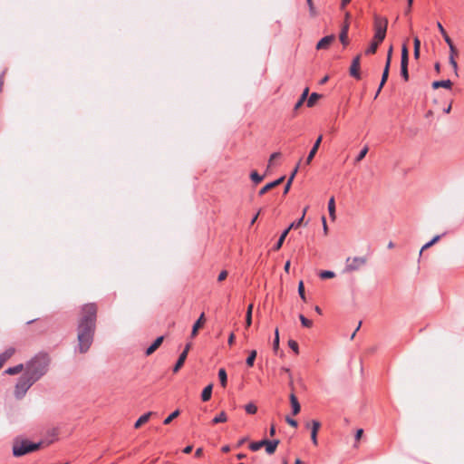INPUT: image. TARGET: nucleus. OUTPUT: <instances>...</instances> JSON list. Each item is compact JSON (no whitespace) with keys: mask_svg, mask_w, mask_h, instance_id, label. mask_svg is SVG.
<instances>
[{"mask_svg":"<svg viewBox=\"0 0 464 464\" xmlns=\"http://www.w3.org/2000/svg\"><path fill=\"white\" fill-rule=\"evenodd\" d=\"M97 306L94 303L82 305L77 327V349L85 353L91 347L96 329Z\"/></svg>","mask_w":464,"mask_h":464,"instance_id":"f257e3e1","label":"nucleus"},{"mask_svg":"<svg viewBox=\"0 0 464 464\" xmlns=\"http://www.w3.org/2000/svg\"><path fill=\"white\" fill-rule=\"evenodd\" d=\"M50 362L47 353H39L26 362L24 373L37 382L48 372Z\"/></svg>","mask_w":464,"mask_h":464,"instance_id":"f03ea898","label":"nucleus"},{"mask_svg":"<svg viewBox=\"0 0 464 464\" xmlns=\"http://www.w3.org/2000/svg\"><path fill=\"white\" fill-rule=\"evenodd\" d=\"M36 382L30 378L25 373L18 379L15 388H14V396L16 399L20 400L24 397L27 391Z\"/></svg>","mask_w":464,"mask_h":464,"instance_id":"7ed1b4c3","label":"nucleus"},{"mask_svg":"<svg viewBox=\"0 0 464 464\" xmlns=\"http://www.w3.org/2000/svg\"><path fill=\"white\" fill-rule=\"evenodd\" d=\"M388 20L385 17H381L379 15L374 16V37L373 40L379 43H382L387 32Z\"/></svg>","mask_w":464,"mask_h":464,"instance_id":"20e7f679","label":"nucleus"},{"mask_svg":"<svg viewBox=\"0 0 464 464\" xmlns=\"http://www.w3.org/2000/svg\"><path fill=\"white\" fill-rule=\"evenodd\" d=\"M41 443H31L27 440H23L21 443H14L13 446V454L15 457H21L26 453L37 450Z\"/></svg>","mask_w":464,"mask_h":464,"instance_id":"39448f33","label":"nucleus"},{"mask_svg":"<svg viewBox=\"0 0 464 464\" xmlns=\"http://www.w3.org/2000/svg\"><path fill=\"white\" fill-rule=\"evenodd\" d=\"M278 444H279L278 440H262L259 441L251 442L249 444V449L252 451H256V450H260L261 448L265 447L266 453L271 455L276 451Z\"/></svg>","mask_w":464,"mask_h":464,"instance_id":"423d86ee","label":"nucleus"},{"mask_svg":"<svg viewBox=\"0 0 464 464\" xmlns=\"http://www.w3.org/2000/svg\"><path fill=\"white\" fill-rule=\"evenodd\" d=\"M366 258L362 256L348 257L345 263V272H353L360 269L366 264Z\"/></svg>","mask_w":464,"mask_h":464,"instance_id":"0eeeda50","label":"nucleus"},{"mask_svg":"<svg viewBox=\"0 0 464 464\" xmlns=\"http://www.w3.org/2000/svg\"><path fill=\"white\" fill-rule=\"evenodd\" d=\"M408 63H409V51L405 44L402 45L401 58V75L405 80H409L408 72Z\"/></svg>","mask_w":464,"mask_h":464,"instance_id":"6e6552de","label":"nucleus"},{"mask_svg":"<svg viewBox=\"0 0 464 464\" xmlns=\"http://www.w3.org/2000/svg\"><path fill=\"white\" fill-rule=\"evenodd\" d=\"M446 43L450 48V63L452 66L455 73L458 74V63L455 60V55L458 53L457 49L450 38L446 39Z\"/></svg>","mask_w":464,"mask_h":464,"instance_id":"1a4fd4ad","label":"nucleus"},{"mask_svg":"<svg viewBox=\"0 0 464 464\" xmlns=\"http://www.w3.org/2000/svg\"><path fill=\"white\" fill-rule=\"evenodd\" d=\"M360 61H361V54H358L355 56L353 61L350 67V75L356 80H360L362 78L361 72H360Z\"/></svg>","mask_w":464,"mask_h":464,"instance_id":"9d476101","label":"nucleus"},{"mask_svg":"<svg viewBox=\"0 0 464 464\" xmlns=\"http://www.w3.org/2000/svg\"><path fill=\"white\" fill-rule=\"evenodd\" d=\"M321 427V423L318 420H313L311 422L306 423V428L311 430V440L314 445H317V433Z\"/></svg>","mask_w":464,"mask_h":464,"instance_id":"9b49d317","label":"nucleus"},{"mask_svg":"<svg viewBox=\"0 0 464 464\" xmlns=\"http://www.w3.org/2000/svg\"><path fill=\"white\" fill-rule=\"evenodd\" d=\"M335 40L334 34L323 37L316 44L317 50L328 49L331 44Z\"/></svg>","mask_w":464,"mask_h":464,"instance_id":"f8f14e48","label":"nucleus"},{"mask_svg":"<svg viewBox=\"0 0 464 464\" xmlns=\"http://www.w3.org/2000/svg\"><path fill=\"white\" fill-rule=\"evenodd\" d=\"M322 140H323V136L320 135L317 140H315V142L314 143L311 150L309 151V154L306 158V160H305V163L308 165L311 163V161L313 160V159L314 158L319 147H320V144L322 142Z\"/></svg>","mask_w":464,"mask_h":464,"instance_id":"ddd939ff","label":"nucleus"},{"mask_svg":"<svg viewBox=\"0 0 464 464\" xmlns=\"http://www.w3.org/2000/svg\"><path fill=\"white\" fill-rule=\"evenodd\" d=\"M164 340L163 336H159L146 350L145 354L147 356L152 354L162 343Z\"/></svg>","mask_w":464,"mask_h":464,"instance_id":"4468645a","label":"nucleus"},{"mask_svg":"<svg viewBox=\"0 0 464 464\" xmlns=\"http://www.w3.org/2000/svg\"><path fill=\"white\" fill-rule=\"evenodd\" d=\"M289 399H290L293 415L298 414L300 412L301 406H300V403L294 392H291Z\"/></svg>","mask_w":464,"mask_h":464,"instance_id":"2eb2a0df","label":"nucleus"},{"mask_svg":"<svg viewBox=\"0 0 464 464\" xmlns=\"http://www.w3.org/2000/svg\"><path fill=\"white\" fill-rule=\"evenodd\" d=\"M205 314L202 313L199 316V318L195 322V324H193V327H192V331H191V337H195L197 334H198V331L200 327H202V325L205 324Z\"/></svg>","mask_w":464,"mask_h":464,"instance_id":"dca6fc26","label":"nucleus"},{"mask_svg":"<svg viewBox=\"0 0 464 464\" xmlns=\"http://www.w3.org/2000/svg\"><path fill=\"white\" fill-rule=\"evenodd\" d=\"M14 348L9 347L4 353H0V369L3 367L4 363L14 355Z\"/></svg>","mask_w":464,"mask_h":464,"instance_id":"f3484780","label":"nucleus"},{"mask_svg":"<svg viewBox=\"0 0 464 464\" xmlns=\"http://www.w3.org/2000/svg\"><path fill=\"white\" fill-rule=\"evenodd\" d=\"M348 31H349V24L345 23L341 30V33L339 34V39L341 43L343 44V46H346L348 44Z\"/></svg>","mask_w":464,"mask_h":464,"instance_id":"a211bd4d","label":"nucleus"},{"mask_svg":"<svg viewBox=\"0 0 464 464\" xmlns=\"http://www.w3.org/2000/svg\"><path fill=\"white\" fill-rule=\"evenodd\" d=\"M452 82L450 80H442V81H435L432 82V88L438 89V88H446V89H451Z\"/></svg>","mask_w":464,"mask_h":464,"instance_id":"6ab92c4d","label":"nucleus"},{"mask_svg":"<svg viewBox=\"0 0 464 464\" xmlns=\"http://www.w3.org/2000/svg\"><path fill=\"white\" fill-rule=\"evenodd\" d=\"M186 359H187V352H182L179 354V357L176 364L173 367V372H178L179 371V369L183 366Z\"/></svg>","mask_w":464,"mask_h":464,"instance_id":"aec40b11","label":"nucleus"},{"mask_svg":"<svg viewBox=\"0 0 464 464\" xmlns=\"http://www.w3.org/2000/svg\"><path fill=\"white\" fill-rule=\"evenodd\" d=\"M307 209H308V207H305V208H304V211H303V215H302V217H301L299 219H297V220L294 221L293 223H291V224L289 225V227H287V229H288L289 231H290L291 229H296V228H298L299 227H301V226H302V224H303V221H304V216H305V213H306Z\"/></svg>","mask_w":464,"mask_h":464,"instance_id":"412c9836","label":"nucleus"},{"mask_svg":"<svg viewBox=\"0 0 464 464\" xmlns=\"http://www.w3.org/2000/svg\"><path fill=\"white\" fill-rule=\"evenodd\" d=\"M211 395H212V384H209L203 389L202 393H201V400L203 401H208L210 400Z\"/></svg>","mask_w":464,"mask_h":464,"instance_id":"4be33fe9","label":"nucleus"},{"mask_svg":"<svg viewBox=\"0 0 464 464\" xmlns=\"http://www.w3.org/2000/svg\"><path fill=\"white\" fill-rule=\"evenodd\" d=\"M152 412L150 411V412H147L143 415H141L138 420L137 421L135 422L134 424V427L136 429L140 428L141 425H143L144 423H146L149 420H150V417L151 416Z\"/></svg>","mask_w":464,"mask_h":464,"instance_id":"5701e85b","label":"nucleus"},{"mask_svg":"<svg viewBox=\"0 0 464 464\" xmlns=\"http://www.w3.org/2000/svg\"><path fill=\"white\" fill-rule=\"evenodd\" d=\"M289 233V230L286 228L283 231V233L281 234V236L279 237L278 238V241L276 242V244L274 246L273 249L275 251H277L281 248L285 237H287Z\"/></svg>","mask_w":464,"mask_h":464,"instance_id":"b1692460","label":"nucleus"},{"mask_svg":"<svg viewBox=\"0 0 464 464\" xmlns=\"http://www.w3.org/2000/svg\"><path fill=\"white\" fill-rule=\"evenodd\" d=\"M328 212L332 220L335 219V201L334 198L332 197L328 201Z\"/></svg>","mask_w":464,"mask_h":464,"instance_id":"393cba45","label":"nucleus"},{"mask_svg":"<svg viewBox=\"0 0 464 464\" xmlns=\"http://www.w3.org/2000/svg\"><path fill=\"white\" fill-rule=\"evenodd\" d=\"M389 70H390V67H388V66L384 67V70H383V72H382V81H381V83H380V86L378 88V91L376 92L375 97L378 96V94L380 93L382 88L383 87L384 83L386 82V81L388 79V76H389Z\"/></svg>","mask_w":464,"mask_h":464,"instance_id":"a878e982","label":"nucleus"},{"mask_svg":"<svg viewBox=\"0 0 464 464\" xmlns=\"http://www.w3.org/2000/svg\"><path fill=\"white\" fill-rule=\"evenodd\" d=\"M23 369H24V364H17L14 367H9L8 369H6L5 373L10 374V375H14V374L21 372L23 371Z\"/></svg>","mask_w":464,"mask_h":464,"instance_id":"bb28decb","label":"nucleus"},{"mask_svg":"<svg viewBox=\"0 0 464 464\" xmlns=\"http://www.w3.org/2000/svg\"><path fill=\"white\" fill-rule=\"evenodd\" d=\"M218 379H219L221 386L226 387L227 382V372H226L225 369H223V368L219 369Z\"/></svg>","mask_w":464,"mask_h":464,"instance_id":"cd10ccee","label":"nucleus"},{"mask_svg":"<svg viewBox=\"0 0 464 464\" xmlns=\"http://www.w3.org/2000/svg\"><path fill=\"white\" fill-rule=\"evenodd\" d=\"M227 420V414L225 411H221L218 416H216L213 420H212V423L213 424H218V423H221V422H226Z\"/></svg>","mask_w":464,"mask_h":464,"instance_id":"c85d7f7f","label":"nucleus"},{"mask_svg":"<svg viewBox=\"0 0 464 464\" xmlns=\"http://www.w3.org/2000/svg\"><path fill=\"white\" fill-rule=\"evenodd\" d=\"M380 44L381 43L372 40V42L371 43L370 46L366 49L365 53L366 54H373V53H375Z\"/></svg>","mask_w":464,"mask_h":464,"instance_id":"c756f323","label":"nucleus"},{"mask_svg":"<svg viewBox=\"0 0 464 464\" xmlns=\"http://www.w3.org/2000/svg\"><path fill=\"white\" fill-rule=\"evenodd\" d=\"M252 311H253V304H250L246 310V326L249 327L252 324Z\"/></svg>","mask_w":464,"mask_h":464,"instance_id":"7c9ffc66","label":"nucleus"},{"mask_svg":"<svg viewBox=\"0 0 464 464\" xmlns=\"http://www.w3.org/2000/svg\"><path fill=\"white\" fill-rule=\"evenodd\" d=\"M256 357V350H252L249 353V355L247 356V358L246 360V365L248 367H252L254 365Z\"/></svg>","mask_w":464,"mask_h":464,"instance_id":"2f4dec72","label":"nucleus"},{"mask_svg":"<svg viewBox=\"0 0 464 464\" xmlns=\"http://www.w3.org/2000/svg\"><path fill=\"white\" fill-rule=\"evenodd\" d=\"M320 97V94L313 92L307 100V107H313Z\"/></svg>","mask_w":464,"mask_h":464,"instance_id":"473e14b6","label":"nucleus"},{"mask_svg":"<svg viewBox=\"0 0 464 464\" xmlns=\"http://www.w3.org/2000/svg\"><path fill=\"white\" fill-rule=\"evenodd\" d=\"M414 58L419 59L420 57V41L418 37L414 38Z\"/></svg>","mask_w":464,"mask_h":464,"instance_id":"72a5a7b5","label":"nucleus"},{"mask_svg":"<svg viewBox=\"0 0 464 464\" xmlns=\"http://www.w3.org/2000/svg\"><path fill=\"white\" fill-rule=\"evenodd\" d=\"M440 236H436V237H433L430 242L426 243V244L421 247V249H420V256H421L422 252H423L425 249H427V248L430 247L432 245H434L436 242H438V241L440 240Z\"/></svg>","mask_w":464,"mask_h":464,"instance_id":"f704fd0d","label":"nucleus"},{"mask_svg":"<svg viewBox=\"0 0 464 464\" xmlns=\"http://www.w3.org/2000/svg\"><path fill=\"white\" fill-rule=\"evenodd\" d=\"M250 178L255 184L260 183L264 179V177L259 175L256 171H252Z\"/></svg>","mask_w":464,"mask_h":464,"instance_id":"c9c22d12","label":"nucleus"},{"mask_svg":"<svg viewBox=\"0 0 464 464\" xmlns=\"http://www.w3.org/2000/svg\"><path fill=\"white\" fill-rule=\"evenodd\" d=\"M299 319L304 327L310 328L313 326V322L311 320L307 319L304 315L300 314Z\"/></svg>","mask_w":464,"mask_h":464,"instance_id":"e433bc0d","label":"nucleus"},{"mask_svg":"<svg viewBox=\"0 0 464 464\" xmlns=\"http://www.w3.org/2000/svg\"><path fill=\"white\" fill-rule=\"evenodd\" d=\"M279 348V332H278V329H276L275 331V338H274V341H273V350L275 353L277 352Z\"/></svg>","mask_w":464,"mask_h":464,"instance_id":"4c0bfd02","label":"nucleus"},{"mask_svg":"<svg viewBox=\"0 0 464 464\" xmlns=\"http://www.w3.org/2000/svg\"><path fill=\"white\" fill-rule=\"evenodd\" d=\"M179 415V411L176 410L174 411L170 415H169L164 420L163 423L165 425H168L171 422V420L175 418H177Z\"/></svg>","mask_w":464,"mask_h":464,"instance_id":"58836bf2","label":"nucleus"},{"mask_svg":"<svg viewBox=\"0 0 464 464\" xmlns=\"http://www.w3.org/2000/svg\"><path fill=\"white\" fill-rule=\"evenodd\" d=\"M369 150L368 146H364L363 149L360 151V153L355 158V162H360L366 156Z\"/></svg>","mask_w":464,"mask_h":464,"instance_id":"ea45409f","label":"nucleus"},{"mask_svg":"<svg viewBox=\"0 0 464 464\" xmlns=\"http://www.w3.org/2000/svg\"><path fill=\"white\" fill-rule=\"evenodd\" d=\"M245 410L248 414H255L257 411V407L250 402L245 406Z\"/></svg>","mask_w":464,"mask_h":464,"instance_id":"a19ab883","label":"nucleus"},{"mask_svg":"<svg viewBox=\"0 0 464 464\" xmlns=\"http://www.w3.org/2000/svg\"><path fill=\"white\" fill-rule=\"evenodd\" d=\"M288 346L295 354L299 353V346L296 341L295 340H289L288 341Z\"/></svg>","mask_w":464,"mask_h":464,"instance_id":"79ce46f5","label":"nucleus"},{"mask_svg":"<svg viewBox=\"0 0 464 464\" xmlns=\"http://www.w3.org/2000/svg\"><path fill=\"white\" fill-rule=\"evenodd\" d=\"M298 294L303 301H306L305 294H304V286L303 281H300L298 284Z\"/></svg>","mask_w":464,"mask_h":464,"instance_id":"37998d69","label":"nucleus"},{"mask_svg":"<svg viewBox=\"0 0 464 464\" xmlns=\"http://www.w3.org/2000/svg\"><path fill=\"white\" fill-rule=\"evenodd\" d=\"M319 276L322 279H328V278L334 277L335 275L332 271L324 270V271H322Z\"/></svg>","mask_w":464,"mask_h":464,"instance_id":"c03bdc74","label":"nucleus"},{"mask_svg":"<svg viewBox=\"0 0 464 464\" xmlns=\"http://www.w3.org/2000/svg\"><path fill=\"white\" fill-rule=\"evenodd\" d=\"M437 26H438L439 31L441 34V35L443 36L445 41H446V39L450 38V36L448 35V34L445 31L444 27L442 26V24L440 22H438Z\"/></svg>","mask_w":464,"mask_h":464,"instance_id":"a18cd8bd","label":"nucleus"},{"mask_svg":"<svg viewBox=\"0 0 464 464\" xmlns=\"http://www.w3.org/2000/svg\"><path fill=\"white\" fill-rule=\"evenodd\" d=\"M272 188V185L270 183L266 184L265 187H263L260 190H259V196H263L264 194H266L268 190H270Z\"/></svg>","mask_w":464,"mask_h":464,"instance_id":"49530a36","label":"nucleus"},{"mask_svg":"<svg viewBox=\"0 0 464 464\" xmlns=\"http://www.w3.org/2000/svg\"><path fill=\"white\" fill-rule=\"evenodd\" d=\"M392 47L391 46L387 53V59H386V64L385 66L390 67L391 65V60H392Z\"/></svg>","mask_w":464,"mask_h":464,"instance_id":"de8ad7c7","label":"nucleus"},{"mask_svg":"<svg viewBox=\"0 0 464 464\" xmlns=\"http://www.w3.org/2000/svg\"><path fill=\"white\" fill-rule=\"evenodd\" d=\"M227 271L222 270L218 276V281L222 282L227 278Z\"/></svg>","mask_w":464,"mask_h":464,"instance_id":"09e8293b","label":"nucleus"},{"mask_svg":"<svg viewBox=\"0 0 464 464\" xmlns=\"http://www.w3.org/2000/svg\"><path fill=\"white\" fill-rule=\"evenodd\" d=\"M285 420H286V422H287L290 426H292V427H294V428H296V427L298 426L297 421H296L295 420H294V419L290 418V417H286V418H285Z\"/></svg>","mask_w":464,"mask_h":464,"instance_id":"8fccbe9b","label":"nucleus"},{"mask_svg":"<svg viewBox=\"0 0 464 464\" xmlns=\"http://www.w3.org/2000/svg\"><path fill=\"white\" fill-rule=\"evenodd\" d=\"M308 92H309V89L308 88H305L303 92V93L301 94L300 98H299V101H302L303 102H305V100L307 99V96H308Z\"/></svg>","mask_w":464,"mask_h":464,"instance_id":"3c124183","label":"nucleus"},{"mask_svg":"<svg viewBox=\"0 0 464 464\" xmlns=\"http://www.w3.org/2000/svg\"><path fill=\"white\" fill-rule=\"evenodd\" d=\"M292 181H293V176H290L289 179H288V181L285 187V189H284V194H286L289 189H290V187H291V184H292Z\"/></svg>","mask_w":464,"mask_h":464,"instance_id":"603ef678","label":"nucleus"},{"mask_svg":"<svg viewBox=\"0 0 464 464\" xmlns=\"http://www.w3.org/2000/svg\"><path fill=\"white\" fill-rule=\"evenodd\" d=\"M284 179H285V177H280L276 180L270 182V184L272 185V188H275V187L278 186L279 184H281L284 181Z\"/></svg>","mask_w":464,"mask_h":464,"instance_id":"864d4df0","label":"nucleus"},{"mask_svg":"<svg viewBox=\"0 0 464 464\" xmlns=\"http://www.w3.org/2000/svg\"><path fill=\"white\" fill-rule=\"evenodd\" d=\"M322 222H323L324 233V235H327V233H328V227H327V224H326L325 217L322 218Z\"/></svg>","mask_w":464,"mask_h":464,"instance_id":"5fc2aeb1","label":"nucleus"},{"mask_svg":"<svg viewBox=\"0 0 464 464\" xmlns=\"http://www.w3.org/2000/svg\"><path fill=\"white\" fill-rule=\"evenodd\" d=\"M280 155H281L280 152H274V153H272L271 156H270V159H269V164H271L272 161L274 160H276V158H279Z\"/></svg>","mask_w":464,"mask_h":464,"instance_id":"6e6d98bb","label":"nucleus"},{"mask_svg":"<svg viewBox=\"0 0 464 464\" xmlns=\"http://www.w3.org/2000/svg\"><path fill=\"white\" fill-rule=\"evenodd\" d=\"M308 7H309L310 15L312 17H314L316 15V10H315L314 5H309Z\"/></svg>","mask_w":464,"mask_h":464,"instance_id":"4d7b16f0","label":"nucleus"},{"mask_svg":"<svg viewBox=\"0 0 464 464\" xmlns=\"http://www.w3.org/2000/svg\"><path fill=\"white\" fill-rule=\"evenodd\" d=\"M280 373H286L288 376L292 374L290 369L287 367H281Z\"/></svg>","mask_w":464,"mask_h":464,"instance_id":"13d9d810","label":"nucleus"},{"mask_svg":"<svg viewBox=\"0 0 464 464\" xmlns=\"http://www.w3.org/2000/svg\"><path fill=\"white\" fill-rule=\"evenodd\" d=\"M203 454V449L202 448H198L195 451V457L196 458H200Z\"/></svg>","mask_w":464,"mask_h":464,"instance_id":"bf43d9fd","label":"nucleus"},{"mask_svg":"<svg viewBox=\"0 0 464 464\" xmlns=\"http://www.w3.org/2000/svg\"><path fill=\"white\" fill-rule=\"evenodd\" d=\"M288 380H289V387L290 389L292 390V392H294V381H293V376L292 374H290V376H288Z\"/></svg>","mask_w":464,"mask_h":464,"instance_id":"052dcab7","label":"nucleus"},{"mask_svg":"<svg viewBox=\"0 0 464 464\" xmlns=\"http://www.w3.org/2000/svg\"><path fill=\"white\" fill-rule=\"evenodd\" d=\"M234 342H235V334L232 333L228 336L227 343H228L229 345H232L234 343Z\"/></svg>","mask_w":464,"mask_h":464,"instance_id":"680f3d73","label":"nucleus"},{"mask_svg":"<svg viewBox=\"0 0 464 464\" xmlns=\"http://www.w3.org/2000/svg\"><path fill=\"white\" fill-rule=\"evenodd\" d=\"M193 450V447L191 445H188L183 449V452L185 454H189Z\"/></svg>","mask_w":464,"mask_h":464,"instance_id":"e2e57ef3","label":"nucleus"},{"mask_svg":"<svg viewBox=\"0 0 464 464\" xmlns=\"http://www.w3.org/2000/svg\"><path fill=\"white\" fill-rule=\"evenodd\" d=\"M303 104L304 102L298 100L297 102L295 104L294 111H297Z\"/></svg>","mask_w":464,"mask_h":464,"instance_id":"0e129e2a","label":"nucleus"},{"mask_svg":"<svg viewBox=\"0 0 464 464\" xmlns=\"http://www.w3.org/2000/svg\"><path fill=\"white\" fill-rule=\"evenodd\" d=\"M362 432H363V430L362 429H360L356 431V434H355L356 440H359L361 439Z\"/></svg>","mask_w":464,"mask_h":464,"instance_id":"69168bd1","label":"nucleus"},{"mask_svg":"<svg viewBox=\"0 0 464 464\" xmlns=\"http://www.w3.org/2000/svg\"><path fill=\"white\" fill-rule=\"evenodd\" d=\"M260 211H261V210H259V211H258V212H257V213H256V214L252 218V219H251V221H250V225L255 224V222H256V219L258 218V216H259V214H260Z\"/></svg>","mask_w":464,"mask_h":464,"instance_id":"338daca9","label":"nucleus"},{"mask_svg":"<svg viewBox=\"0 0 464 464\" xmlns=\"http://www.w3.org/2000/svg\"><path fill=\"white\" fill-rule=\"evenodd\" d=\"M270 436H274L276 434V427L272 425L269 430Z\"/></svg>","mask_w":464,"mask_h":464,"instance_id":"774afa93","label":"nucleus"}]
</instances>
